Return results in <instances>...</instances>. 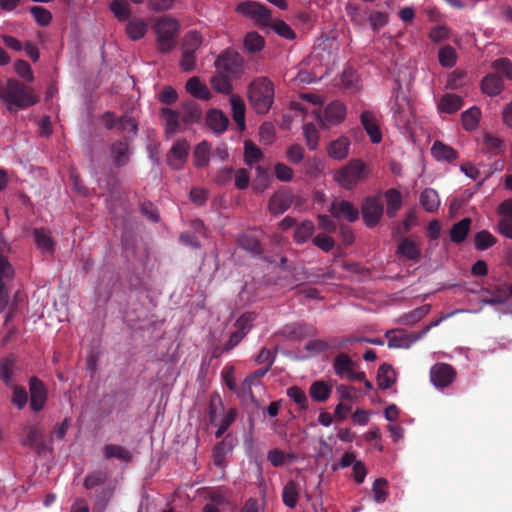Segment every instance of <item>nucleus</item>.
Here are the masks:
<instances>
[{
	"instance_id": "obj_49",
	"label": "nucleus",
	"mask_w": 512,
	"mask_h": 512,
	"mask_svg": "<svg viewBox=\"0 0 512 512\" xmlns=\"http://www.w3.org/2000/svg\"><path fill=\"white\" fill-rule=\"evenodd\" d=\"M232 112H233V119L236 122L237 126L240 130H244L245 125V105L243 101L239 98L232 97L230 99Z\"/></svg>"
},
{
	"instance_id": "obj_14",
	"label": "nucleus",
	"mask_w": 512,
	"mask_h": 512,
	"mask_svg": "<svg viewBox=\"0 0 512 512\" xmlns=\"http://www.w3.org/2000/svg\"><path fill=\"white\" fill-rule=\"evenodd\" d=\"M386 339L389 348H402L408 349L414 344L416 341L421 338L418 337V333H407L401 329H395L386 332Z\"/></svg>"
},
{
	"instance_id": "obj_6",
	"label": "nucleus",
	"mask_w": 512,
	"mask_h": 512,
	"mask_svg": "<svg viewBox=\"0 0 512 512\" xmlns=\"http://www.w3.org/2000/svg\"><path fill=\"white\" fill-rule=\"evenodd\" d=\"M366 176L367 167L364 162L360 159H353L335 173L334 180L339 186L352 190Z\"/></svg>"
},
{
	"instance_id": "obj_40",
	"label": "nucleus",
	"mask_w": 512,
	"mask_h": 512,
	"mask_svg": "<svg viewBox=\"0 0 512 512\" xmlns=\"http://www.w3.org/2000/svg\"><path fill=\"white\" fill-rule=\"evenodd\" d=\"M420 203L427 212H434L440 206L439 195L436 190L426 188L420 195Z\"/></svg>"
},
{
	"instance_id": "obj_48",
	"label": "nucleus",
	"mask_w": 512,
	"mask_h": 512,
	"mask_svg": "<svg viewBox=\"0 0 512 512\" xmlns=\"http://www.w3.org/2000/svg\"><path fill=\"white\" fill-rule=\"evenodd\" d=\"M438 60L442 67L452 68L456 64L457 53L452 46H443L439 49Z\"/></svg>"
},
{
	"instance_id": "obj_38",
	"label": "nucleus",
	"mask_w": 512,
	"mask_h": 512,
	"mask_svg": "<svg viewBox=\"0 0 512 512\" xmlns=\"http://www.w3.org/2000/svg\"><path fill=\"white\" fill-rule=\"evenodd\" d=\"M396 382V373L391 365L383 363L377 372V383L381 389H389Z\"/></svg>"
},
{
	"instance_id": "obj_37",
	"label": "nucleus",
	"mask_w": 512,
	"mask_h": 512,
	"mask_svg": "<svg viewBox=\"0 0 512 512\" xmlns=\"http://www.w3.org/2000/svg\"><path fill=\"white\" fill-rule=\"evenodd\" d=\"M103 456L109 460L116 458L122 462H129L132 459L131 452L125 447L117 444H107L103 447Z\"/></svg>"
},
{
	"instance_id": "obj_61",
	"label": "nucleus",
	"mask_w": 512,
	"mask_h": 512,
	"mask_svg": "<svg viewBox=\"0 0 512 512\" xmlns=\"http://www.w3.org/2000/svg\"><path fill=\"white\" fill-rule=\"evenodd\" d=\"M14 70L19 77L27 82H32L34 80V75L32 68L28 62L25 60H17L14 63Z\"/></svg>"
},
{
	"instance_id": "obj_26",
	"label": "nucleus",
	"mask_w": 512,
	"mask_h": 512,
	"mask_svg": "<svg viewBox=\"0 0 512 512\" xmlns=\"http://www.w3.org/2000/svg\"><path fill=\"white\" fill-rule=\"evenodd\" d=\"M350 140L346 136H340L331 141L327 147L328 155L335 160H343L349 154Z\"/></svg>"
},
{
	"instance_id": "obj_8",
	"label": "nucleus",
	"mask_w": 512,
	"mask_h": 512,
	"mask_svg": "<svg viewBox=\"0 0 512 512\" xmlns=\"http://www.w3.org/2000/svg\"><path fill=\"white\" fill-rule=\"evenodd\" d=\"M236 11L243 16L262 24H268L271 20L270 10L256 1H245L238 4Z\"/></svg>"
},
{
	"instance_id": "obj_3",
	"label": "nucleus",
	"mask_w": 512,
	"mask_h": 512,
	"mask_svg": "<svg viewBox=\"0 0 512 512\" xmlns=\"http://www.w3.org/2000/svg\"><path fill=\"white\" fill-rule=\"evenodd\" d=\"M83 486L87 490L99 488L94 494V508L98 512H104L114 495L117 482L115 479H108L105 471L94 470L86 475Z\"/></svg>"
},
{
	"instance_id": "obj_13",
	"label": "nucleus",
	"mask_w": 512,
	"mask_h": 512,
	"mask_svg": "<svg viewBox=\"0 0 512 512\" xmlns=\"http://www.w3.org/2000/svg\"><path fill=\"white\" fill-rule=\"evenodd\" d=\"M243 65L242 56L234 50L227 49L215 60V67L218 71L236 73Z\"/></svg>"
},
{
	"instance_id": "obj_53",
	"label": "nucleus",
	"mask_w": 512,
	"mask_h": 512,
	"mask_svg": "<svg viewBox=\"0 0 512 512\" xmlns=\"http://www.w3.org/2000/svg\"><path fill=\"white\" fill-rule=\"evenodd\" d=\"M303 134L310 150H315L319 144V131L313 123H304Z\"/></svg>"
},
{
	"instance_id": "obj_18",
	"label": "nucleus",
	"mask_w": 512,
	"mask_h": 512,
	"mask_svg": "<svg viewBox=\"0 0 512 512\" xmlns=\"http://www.w3.org/2000/svg\"><path fill=\"white\" fill-rule=\"evenodd\" d=\"M360 122L374 144L382 140V132L376 114L370 110H364L360 115Z\"/></svg>"
},
{
	"instance_id": "obj_59",
	"label": "nucleus",
	"mask_w": 512,
	"mask_h": 512,
	"mask_svg": "<svg viewBox=\"0 0 512 512\" xmlns=\"http://www.w3.org/2000/svg\"><path fill=\"white\" fill-rule=\"evenodd\" d=\"M210 83L212 88L217 92L224 94H228L231 92L232 86L229 79L221 73H217L214 76H212Z\"/></svg>"
},
{
	"instance_id": "obj_19",
	"label": "nucleus",
	"mask_w": 512,
	"mask_h": 512,
	"mask_svg": "<svg viewBox=\"0 0 512 512\" xmlns=\"http://www.w3.org/2000/svg\"><path fill=\"white\" fill-rule=\"evenodd\" d=\"M236 442V439L231 434H227L214 446L213 461L216 466L221 468L225 466L226 456L232 452Z\"/></svg>"
},
{
	"instance_id": "obj_46",
	"label": "nucleus",
	"mask_w": 512,
	"mask_h": 512,
	"mask_svg": "<svg viewBox=\"0 0 512 512\" xmlns=\"http://www.w3.org/2000/svg\"><path fill=\"white\" fill-rule=\"evenodd\" d=\"M210 154V145L207 141H202L195 148L194 164L199 168L207 166L211 156Z\"/></svg>"
},
{
	"instance_id": "obj_2",
	"label": "nucleus",
	"mask_w": 512,
	"mask_h": 512,
	"mask_svg": "<svg viewBox=\"0 0 512 512\" xmlns=\"http://www.w3.org/2000/svg\"><path fill=\"white\" fill-rule=\"evenodd\" d=\"M161 116L165 120V133L176 134L182 131V123L185 125L198 123L202 118V110L195 101L188 100L181 104L179 111L162 108Z\"/></svg>"
},
{
	"instance_id": "obj_55",
	"label": "nucleus",
	"mask_w": 512,
	"mask_h": 512,
	"mask_svg": "<svg viewBox=\"0 0 512 512\" xmlns=\"http://www.w3.org/2000/svg\"><path fill=\"white\" fill-rule=\"evenodd\" d=\"M388 481L385 478H377L372 485L373 498L377 503H383L388 497Z\"/></svg>"
},
{
	"instance_id": "obj_7",
	"label": "nucleus",
	"mask_w": 512,
	"mask_h": 512,
	"mask_svg": "<svg viewBox=\"0 0 512 512\" xmlns=\"http://www.w3.org/2000/svg\"><path fill=\"white\" fill-rule=\"evenodd\" d=\"M392 117L399 128H405L411 122L413 110L408 96L399 89L395 92L393 104L391 106Z\"/></svg>"
},
{
	"instance_id": "obj_22",
	"label": "nucleus",
	"mask_w": 512,
	"mask_h": 512,
	"mask_svg": "<svg viewBox=\"0 0 512 512\" xmlns=\"http://www.w3.org/2000/svg\"><path fill=\"white\" fill-rule=\"evenodd\" d=\"M110 156L116 167L126 166L130 161V148L127 141H115L111 145Z\"/></svg>"
},
{
	"instance_id": "obj_63",
	"label": "nucleus",
	"mask_w": 512,
	"mask_h": 512,
	"mask_svg": "<svg viewBox=\"0 0 512 512\" xmlns=\"http://www.w3.org/2000/svg\"><path fill=\"white\" fill-rule=\"evenodd\" d=\"M287 395L297 405H299L300 408H302V409L307 408L308 400H307L305 392L301 388H299L297 386H292L287 389Z\"/></svg>"
},
{
	"instance_id": "obj_1",
	"label": "nucleus",
	"mask_w": 512,
	"mask_h": 512,
	"mask_svg": "<svg viewBox=\"0 0 512 512\" xmlns=\"http://www.w3.org/2000/svg\"><path fill=\"white\" fill-rule=\"evenodd\" d=\"M0 101L9 112H17L38 103L39 96L32 87L9 78L4 84H0Z\"/></svg>"
},
{
	"instance_id": "obj_15",
	"label": "nucleus",
	"mask_w": 512,
	"mask_h": 512,
	"mask_svg": "<svg viewBox=\"0 0 512 512\" xmlns=\"http://www.w3.org/2000/svg\"><path fill=\"white\" fill-rule=\"evenodd\" d=\"M512 295L505 287H497L491 292V296L481 300L482 305H490L496 307L500 313H508L512 311V305H509L508 299Z\"/></svg>"
},
{
	"instance_id": "obj_44",
	"label": "nucleus",
	"mask_w": 512,
	"mask_h": 512,
	"mask_svg": "<svg viewBox=\"0 0 512 512\" xmlns=\"http://www.w3.org/2000/svg\"><path fill=\"white\" fill-rule=\"evenodd\" d=\"M299 492L294 481H288L282 491V500L285 506L294 508L297 505Z\"/></svg>"
},
{
	"instance_id": "obj_24",
	"label": "nucleus",
	"mask_w": 512,
	"mask_h": 512,
	"mask_svg": "<svg viewBox=\"0 0 512 512\" xmlns=\"http://www.w3.org/2000/svg\"><path fill=\"white\" fill-rule=\"evenodd\" d=\"M463 98L454 93L444 94L437 103L439 112L453 114L463 107Z\"/></svg>"
},
{
	"instance_id": "obj_25",
	"label": "nucleus",
	"mask_w": 512,
	"mask_h": 512,
	"mask_svg": "<svg viewBox=\"0 0 512 512\" xmlns=\"http://www.w3.org/2000/svg\"><path fill=\"white\" fill-rule=\"evenodd\" d=\"M260 232L258 230H250L244 232L239 238V245L246 251L253 254H261L263 251L259 240Z\"/></svg>"
},
{
	"instance_id": "obj_42",
	"label": "nucleus",
	"mask_w": 512,
	"mask_h": 512,
	"mask_svg": "<svg viewBox=\"0 0 512 512\" xmlns=\"http://www.w3.org/2000/svg\"><path fill=\"white\" fill-rule=\"evenodd\" d=\"M385 198L387 202V216L393 218L396 216L397 211L400 209L402 204V197L398 190L389 189L385 193Z\"/></svg>"
},
{
	"instance_id": "obj_35",
	"label": "nucleus",
	"mask_w": 512,
	"mask_h": 512,
	"mask_svg": "<svg viewBox=\"0 0 512 512\" xmlns=\"http://www.w3.org/2000/svg\"><path fill=\"white\" fill-rule=\"evenodd\" d=\"M207 125L216 133H222L227 129L228 118L219 110H210L206 118Z\"/></svg>"
},
{
	"instance_id": "obj_21",
	"label": "nucleus",
	"mask_w": 512,
	"mask_h": 512,
	"mask_svg": "<svg viewBox=\"0 0 512 512\" xmlns=\"http://www.w3.org/2000/svg\"><path fill=\"white\" fill-rule=\"evenodd\" d=\"M189 144L186 140H178L172 146L168 154L169 165L174 169H180L188 156Z\"/></svg>"
},
{
	"instance_id": "obj_27",
	"label": "nucleus",
	"mask_w": 512,
	"mask_h": 512,
	"mask_svg": "<svg viewBox=\"0 0 512 512\" xmlns=\"http://www.w3.org/2000/svg\"><path fill=\"white\" fill-rule=\"evenodd\" d=\"M18 368L14 357H6L0 360V379L8 387H13L16 382Z\"/></svg>"
},
{
	"instance_id": "obj_57",
	"label": "nucleus",
	"mask_w": 512,
	"mask_h": 512,
	"mask_svg": "<svg viewBox=\"0 0 512 512\" xmlns=\"http://www.w3.org/2000/svg\"><path fill=\"white\" fill-rule=\"evenodd\" d=\"M10 388L13 390L12 404L19 410L24 409L28 403V394L25 387L14 384Z\"/></svg>"
},
{
	"instance_id": "obj_62",
	"label": "nucleus",
	"mask_w": 512,
	"mask_h": 512,
	"mask_svg": "<svg viewBox=\"0 0 512 512\" xmlns=\"http://www.w3.org/2000/svg\"><path fill=\"white\" fill-rule=\"evenodd\" d=\"M274 174L277 180L281 182H291L294 177L293 169L281 162L275 164Z\"/></svg>"
},
{
	"instance_id": "obj_56",
	"label": "nucleus",
	"mask_w": 512,
	"mask_h": 512,
	"mask_svg": "<svg viewBox=\"0 0 512 512\" xmlns=\"http://www.w3.org/2000/svg\"><path fill=\"white\" fill-rule=\"evenodd\" d=\"M110 9L119 21H126L130 17L129 4L126 0H113Z\"/></svg>"
},
{
	"instance_id": "obj_33",
	"label": "nucleus",
	"mask_w": 512,
	"mask_h": 512,
	"mask_svg": "<svg viewBox=\"0 0 512 512\" xmlns=\"http://www.w3.org/2000/svg\"><path fill=\"white\" fill-rule=\"evenodd\" d=\"M185 88L186 91L195 98L209 100L211 97V93L209 92L207 86L202 83L200 78L197 76L189 78L186 82Z\"/></svg>"
},
{
	"instance_id": "obj_5",
	"label": "nucleus",
	"mask_w": 512,
	"mask_h": 512,
	"mask_svg": "<svg viewBox=\"0 0 512 512\" xmlns=\"http://www.w3.org/2000/svg\"><path fill=\"white\" fill-rule=\"evenodd\" d=\"M153 30L156 34L158 49L168 53L176 45L177 34L180 30L179 21L172 16H161L156 19Z\"/></svg>"
},
{
	"instance_id": "obj_60",
	"label": "nucleus",
	"mask_w": 512,
	"mask_h": 512,
	"mask_svg": "<svg viewBox=\"0 0 512 512\" xmlns=\"http://www.w3.org/2000/svg\"><path fill=\"white\" fill-rule=\"evenodd\" d=\"M30 13L34 17L39 26H47L52 19L50 11L42 6H33L30 8Z\"/></svg>"
},
{
	"instance_id": "obj_11",
	"label": "nucleus",
	"mask_w": 512,
	"mask_h": 512,
	"mask_svg": "<svg viewBox=\"0 0 512 512\" xmlns=\"http://www.w3.org/2000/svg\"><path fill=\"white\" fill-rule=\"evenodd\" d=\"M22 445L42 453L46 449L44 431L41 427L32 425L24 428L20 439Z\"/></svg>"
},
{
	"instance_id": "obj_20",
	"label": "nucleus",
	"mask_w": 512,
	"mask_h": 512,
	"mask_svg": "<svg viewBox=\"0 0 512 512\" xmlns=\"http://www.w3.org/2000/svg\"><path fill=\"white\" fill-rule=\"evenodd\" d=\"M283 334L291 340H301L317 335V329L306 323H294L283 328Z\"/></svg>"
},
{
	"instance_id": "obj_54",
	"label": "nucleus",
	"mask_w": 512,
	"mask_h": 512,
	"mask_svg": "<svg viewBox=\"0 0 512 512\" xmlns=\"http://www.w3.org/2000/svg\"><path fill=\"white\" fill-rule=\"evenodd\" d=\"M117 128L125 138L134 137L138 131L136 122L128 116L118 119Z\"/></svg>"
},
{
	"instance_id": "obj_31",
	"label": "nucleus",
	"mask_w": 512,
	"mask_h": 512,
	"mask_svg": "<svg viewBox=\"0 0 512 512\" xmlns=\"http://www.w3.org/2000/svg\"><path fill=\"white\" fill-rule=\"evenodd\" d=\"M33 234L37 248L43 254H52L54 252L55 242L51 237L50 231L44 228H36L34 229Z\"/></svg>"
},
{
	"instance_id": "obj_23",
	"label": "nucleus",
	"mask_w": 512,
	"mask_h": 512,
	"mask_svg": "<svg viewBox=\"0 0 512 512\" xmlns=\"http://www.w3.org/2000/svg\"><path fill=\"white\" fill-rule=\"evenodd\" d=\"M397 253L406 260L418 261L421 257L419 242L412 238H403L398 244Z\"/></svg>"
},
{
	"instance_id": "obj_12",
	"label": "nucleus",
	"mask_w": 512,
	"mask_h": 512,
	"mask_svg": "<svg viewBox=\"0 0 512 512\" xmlns=\"http://www.w3.org/2000/svg\"><path fill=\"white\" fill-rule=\"evenodd\" d=\"M456 372L454 368L446 363H436L430 370V379L437 388L448 387L455 379Z\"/></svg>"
},
{
	"instance_id": "obj_9",
	"label": "nucleus",
	"mask_w": 512,
	"mask_h": 512,
	"mask_svg": "<svg viewBox=\"0 0 512 512\" xmlns=\"http://www.w3.org/2000/svg\"><path fill=\"white\" fill-rule=\"evenodd\" d=\"M30 408L33 412H40L45 408L48 399V390L39 378L33 376L29 379Z\"/></svg>"
},
{
	"instance_id": "obj_30",
	"label": "nucleus",
	"mask_w": 512,
	"mask_h": 512,
	"mask_svg": "<svg viewBox=\"0 0 512 512\" xmlns=\"http://www.w3.org/2000/svg\"><path fill=\"white\" fill-rule=\"evenodd\" d=\"M292 199L289 192L279 191L274 193L269 200V210L273 214L284 213L291 205Z\"/></svg>"
},
{
	"instance_id": "obj_43",
	"label": "nucleus",
	"mask_w": 512,
	"mask_h": 512,
	"mask_svg": "<svg viewBox=\"0 0 512 512\" xmlns=\"http://www.w3.org/2000/svg\"><path fill=\"white\" fill-rule=\"evenodd\" d=\"M431 311L430 304H424L400 317V322L406 325H413L419 322Z\"/></svg>"
},
{
	"instance_id": "obj_39",
	"label": "nucleus",
	"mask_w": 512,
	"mask_h": 512,
	"mask_svg": "<svg viewBox=\"0 0 512 512\" xmlns=\"http://www.w3.org/2000/svg\"><path fill=\"white\" fill-rule=\"evenodd\" d=\"M481 117V110L477 106H472L465 110L461 115L462 126L466 131H473L477 128Z\"/></svg>"
},
{
	"instance_id": "obj_36",
	"label": "nucleus",
	"mask_w": 512,
	"mask_h": 512,
	"mask_svg": "<svg viewBox=\"0 0 512 512\" xmlns=\"http://www.w3.org/2000/svg\"><path fill=\"white\" fill-rule=\"evenodd\" d=\"M471 222V219L466 217L452 225L450 229V239L453 243L460 244L466 239L471 227Z\"/></svg>"
},
{
	"instance_id": "obj_16",
	"label": "nucleus",
	"mask_w": 512,
	"mask_h": 512,
	"mask_svg": "<svg viewBox=\"0 0 512 512\" xmlns=\"http://www.w3.org/2000/svg\"><path fill=\"white\" fill-rule=\"evenodd\" d=\"M346 117V106L336 100L328 104L322 115H318L320 122L325 125H337L341 123Z\"/></svg>"
},
{
	"instance_id": "obj_32",
	"label": "nucleus",
	"mask_w": 512,
	"mask_h": 512,
	"mask_svg": "<svg viewBox=\"0 0 512 512\" xmlns=\"http://www.w3.org/2000/svg\"><path fill=\"white\" fill-rule=\"evenodd\" d=\"M355 368V363L351 358L345 354H338L333 361V369L337 376L340 378H348Z\"/></svg>"
},
{
	"instance_id": "obj_47",
	"label": "nucleus",
	"mask_w": 512,
	"mask_h": 512,
	"mask_svg": "<svg viewBox=\"0 0 512 512\" xmlns=\"http://www.w3.org/2000/svg\"><path fill=\"white\" fill-rule=\"evenodd\" d=\"M314 230H315V226L312 221H310V220L303 221L295 229L294 240L298 244H303L313 235Z\"/></svg>"
},
{
	"instance_id": "obj_51",
	"label": "nucleus",
	"mask_w": 512,
	"mask_h": 512,
	"mask_svg": "<svg viewBox=\"0 0 512 512\" xmlns=\"http://www.w3.org/2000/svg\"><path fill=\"white\" fill-rule=\"evenodd\" d=\"M497 239L487 230L479 231L474 237V246L476 250L483 251L492 247Z\"/></svg>"
},
{
	"instance_id": "obj_41",
	"label": "nucleus",
	"mask_w": 512,
	"mask_h": 512,
	"mask_svg": "<svg viewBox=\"0 0 512 512\" xmlns=\"http://www.w3.org/2000/svg\"><path fill=\"white\" fill-rule=\"evenodd\" d=\"M331 391V386L322 380L313 382L309 389L311 398L317 402L326 401L329 398Z\"/></svg>"
},
{
	"instance_id": "obj_10",
	"label": "nucleus",
	"mask_w": 512,
	"mask_h": 512,
	"mask_svg": "<svg viewBox=\"0 0 512 512\" xmlns=\"http://www.w3.org/2000/svg\"><path fill=\"white\" fill-rule=\"evenodd\" d=\"M383 215V203L379 197H367L362 203V216L367 227L378 224Z\"/></svg>"
},
{
	"instance_id": "obj_52",
	"label": "nucleus",
	"mask_w": 512,
	"mask_h": 512,
	"mask_svg": "<svg viewBox=\"0 0 512 512\" xmlns=\"http://www.w3.org/2000/svg\"><path fill=\"white\" fill-rule=\"evenodd\" d=\"M263 158L262 151L252 142L246 141L244 145V160L247 165L252 166Z\"/></svg>"
},
{
	"instance_id": "obj_58",
	"label": "nucleus",
	"mask_w": 512,
	"mask_h": 512,
	"mask_svg": "<svg viewBox=\"0 0 512 512\" xmlns=\"http://www.w3.org/2000/svg\"><path fill=\"white\" fill-rule=\"evenodd\" d=\"M244 45L249 52H259L264 47V38L257 32H249L245 36Z\"/></svg>"
},
{
	"instance_id": "obj_4",
	"label": "nucleus",
	"mask_w": 512,
	"mask_h": 512,
	"mask_svg": "<svg viewBox=\"0 0 512 512\" xmlns=\"http://www.w3.org/2000/svg\"><path fill=\"white\" fill-rule=\"evenodd\" d=\"M249 101L258 114H265L274 101V85L267 77H258L249 85Z\"/></svg>"
},
{
	"instance_id": "obj_50",
	"label": "nucleus",
	"mask_w": 512,
	"mask_h": 512,
	"mask_svg": "<svg viewBox=\"0 0 512 512\" xmlns=\"http://www.w3.org/2000/svg\"><path fill=\"white\" fill-rule=\"evenodd\" d=\"M326 350H328V345H326L325 340L311 339L305 344L304 352H302L301 358H309Z\"/></svg>"
},
{
	"instance_id": "obj_34",
	"label": "nucleus",
	"mask_w": 512,
	"mask_h": 512,
	"mask_svg": "<svg viewBox=\"0 0 512 512\" xmlns=\"http://www.w3.org/2000/svg\"><path fill=\"white\" fill-rule=\"evenodd\" d=\"M147 29L148 24L144 19L134 17L128 21L125 30L128 37L131 40L136 41L145 36Z\"/></svg>"
},
{
	"instance_id": "obj_28",
	"label": "nucleus",
	"mask_w": 512,
	"mask_h": 512,
	"mask_svg": "<svg viewBox=\"0 0 512 512\" xmlns=\"http://www.w3.org/2000/svg\"><path fill=\"white\" fill-rule=\"evenodd\" d=\"M431 154L439 162L452 163L458 158V152L441 141L433 143Z\"/></svg>"
},
{
	"instance_id": "obj_29",
	"label": "nucleus",
	"mask_w": 512,
	"mask_h": 512,
	"mask_svg": "<svg viewBox=\"0 0 512 512\" xmlns=\"http://www.w3.org/2000/svg\"><path fill=\"white\" fill-rule=\"evenodd\" d=\"M504 89V82L500 76L494 73L486 75L481 81V90L484 94L494 97Z\"/></svg>"
},
{
	"instance_id": "obj_17",
	"label": "nucleus",
	"mask_w": 512,
	"mask_h": 512,
	"mask_svg": "<svg viewBox=\"0 0 512 512\" xmlns=\"http://www.w3.org/2000/svg\"><path fill=\"white\" fill-rule=\"evenodd\" d=\"M329 211L336 219L344 218L349 222H355L359 218L358 208L347 200H335L331 203Z\"/></svg>"
},
{
	"instance_id": "obj_64",
	"label": "nucleus",
	"mask_w": 512,
	"mask_h": 512,
	"mask_svg": "<svg viewBox=\"0 0 512 512\" xmlns=\"http://www.w3.org/2000/svg\"><path fill=\"white\" fill-rule=\"evenodd\" d=\"M492 68L502 74L507 79H512V62L508 58H498L492 62Z\"/></svg>"
},
{
	"instance_id": "obj_45",
	"label": "nucleus",
	"mask_w": 512,
	"mask_h": 512,
	"mask_svg": "<svg viewBox=\"0 0 512 512\" xmlns=\"http://www.w3.org/2000/svg\"><path fill=\"white\" fill-rule=\"evenodd\" d=\"M203 42L202 36L197 31L188 32L182 43V52L193 53L199 49Z\"/></svg>"
}]
</instances>
